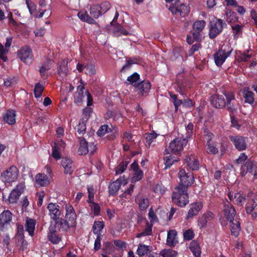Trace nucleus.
Instances as JSON below:
<instances>
[{
	"label": "nucleus",
	"instance_id": "nucleus-31",
	"mask_svg": "<svg viewBox=\"0 0 257 257\" xmlns=\"http://www.w3.org/2000/svg\"><path fill=\"white\" fill-rule=\"evenodd\" d=\"M244 101L250 104H252L254 102V94L250 91L248 87H245L242 91Z\"/></svg>",
	"mask_w": 257,
	"mask_h": 257
},
{
	"label": "nucleus",
	"instance_id": "nucleus-58",
	"mask_svg": "<svg viewBox=\"0 0 257 257\" xmlns=\"http://www.w3.org/2000/svg\"><path fill=\"white\" fill-rule=\"evenodd\" d=\"M193 128V124L192 123H189L186 127V136L185 139H186L188 141L189 139H191L192 136V130Z\"/></svg>",
	"mask_w": 257,
	"mask_h": 257
},
{
	"label": "nucleus",
	"instance_id": "nucleus-4",
	"mask_svg": "<svg viewBox=\"0 0 257 257\" xmlns=\"http://www.w3.org/2000/svg\"><path fill=\"white\" fill-rule=\"evenodd\" d=\"M19 175V171L15 166H12L1 174L2 180L5 183H11L15 182Z\"/></svg>",
	"mask_w": 257,
	"mask_h": 257
},
{
	"label": "nucleus",
	"instance_id": "nucleus-7",
	"mask_svg": "<svg viewBox=\"0 0 257 257\" xmlns=\"http://www.w3.org/2000/svg\"><path fill=\"white\" fill-rule=\"evenodd\" d=\"M225 23L220 19L212 20L210 23L209 35L210 38L213 39L219 34L223 30Z\"/></svg>",
	"mask_w": 257,
	"mask_h": 257
},
{
	"label": "nucleus",
	"instance_id": "nucleus-19",
	"mask_svg": "<svg viewBox=\"0 0 257 257\" xmlns=\"http://www.w3.org/2000/svg\"><path fill=\"white\" fill-rule=\"evenodd\" d=\"M61 165L64 169L65 174L71 175L75 169L72 161L68 158H64L61 161Z\"/></svg>",
	"mask_w": 257,
	"mask_h": 257
},
{
	"label": "nucleus",
	"instance_id": "nucleus-38",
	"mask_svg": "<svg viewBox=\"0 0 257 257\" xmlns=\"http://www.w3.org/2000/svg\"><path fill=\"white\" fill-rule=\"evenodd\" d=\"M104 223L102 221H95L93 226V232L97 236L101 235V231L104 227Z\"/></svg>",
	"mask_w": 257,
	"mask_h": 257
},
{
	"label": "nucleus",
	"instance_id": "nucleus-10",
	"mask_svg": "<svg viewBox=\"0 0 257 257\" xmlns=\"http://www.w3.org/2000/svg\"><path fill=\"white\" fill-rule=\"evenodd\" d=\"M206 25L204 20H198L193 24L192 35L196 41H199L202 38V32Z\"/></svg>",
	"mask_w": 257,
	"mask_h": 257
},
{
	"label": "nucleus",
	"instance_id": "nucleus-59",
	"mask_svg": "<svg viewBox=\"0 0 257 257\" xmlns=\"http://www.w3.org/2000/svg\"><path fill=\"white\" fill-rule=\"evenodd\" d=\"M110 128L108 127L107 125H103L100 127L97 132V134L98 136H103L108 132Z\"/></svg>",
	"mask_w": 257,
	"mask_h": 257
},
{
	"label": "nucleus",
	"instance_id": "nucleus-61",
	"mask_svg": "<svg viewBox=\"0 0 257 257\" xmlns=\"http://www.w3.org/2000/svg\"><path fill=\"white\" fill-rule=\"evenodd\" d=\"M166 189L162 184H157L154 187V192L162 195L166 192Z\"/></svg>",
	"mask_w": 257,
	"mask_h": 257
},
{
	"label": "nucleus",
	"instance_id": "nucleus-13",
	"mask_svg": "<svg viewBox=\"0 0 257 257\" xmlns=\"http://www.w3.org/2000/svg\"><path fill=\"white\" fill-rule=\"evenodd\" d=\"M47 209L51 219L56 221L60 218L61 212L58 205L56 203H50L47 206Z\"/></svg>",
	"mask_w": 257,
	"mask_h": 257
},
{
	"label": "nucleus",
	"instance_id": "nucleus-21",
	"mask_svg": "<svg viewBox=\"0 0 257 257\" xmlns=\"http://www.w3.org/2000/svg\"><path fill=\"white\" fill-rule=\"evenodd\" d=\"M12 218V214L9 210L4 211L0 215V229L3 230L5 224L9 223Z\"/></svg>",
	"mask_w": 257,
	"mask_h": 257
},
{
	"label": "nucleus",
	"instance_id": "nucleus-48",
	"mask_svg": "<svg viewBox=\"0 0 257 257\" xmlns=\"http://www.w3.org/2000/svg\"><path fill=\"white\" fill-rule=\"evenodd\" d=\"M90 14L94 18H98L101 14L98 5H93L90 7Z\"/></svg>",
	"mask_w": 257,
	"mask_h": 257
},
{
	"label": "nucleus",
	"instance_id": "nucleus-26",
	"mask_svg": "<svg viewBox=\"0 0 257 257\" xmlns=\"http://www.w3.org/2000/svg\"><path fill=\"white\" fill-rule=\"evenodd\" d=\"M256 206L257 195L251 193L250 198L248 200L245 208L247 213L249 214L251 213Z\"/></svg>",
	"mask_w": 257,
	"mask_h": 257
},
{
	"label": "nucleus",
	"instance_id": "nucleus-51",
	"mask_svg": "<svg viewBox=\"0 0 257 257\" xmlns=\"http://www.w3.org/2000/svg\"><path fill=\"white\" fill-rule=\"evenodd\" d=\"M144 176L143 172L140 169L134 171V174L132 178V182H136L141 180Z\"/></svg>",
	"mask_w": 257,
	"mask_h": 257
},
{
	"label": "nucleus",
	"instance_id": "nucleus-56",
	"mask_svg": "<svg viewBox=\"0 0 257 257\" xmlns=\"http://www.w3.org/2000/svg\"><path fill=\"white\" fill-rule=\"evenodd\" d=\"M98 6H99V9L101 15L105 13L110 8V5L108 2H104L102 3L101 5Z\"/></svg>",
	"mask_w": 257,
	"mask_h": 257
},
{
	"label": "nucleus",
	"instance_id": "nucleus-46",
	"mask_svg": "<svg viewBox=\"0 0 257 257\" xmlns=\"http://www.w3.org/2000/svg\"><path fill=\"white\" fill-rule=\"evenodd\" d=\"M226 21L230 23H234L237 20L236 14L231 11H227L226 12Z\"/></svg>",
	"mask_w": 257,
	"mask_h": 257
},
{
	"label": "nucleus",
	"instance_id": "nucleus-28",
	"mask_svg": "<svg viewBox=\"0 0 257 257\" xmlns=\"http://www.w3.org/2000/svg\"><path fill=\"white\" fill-rule=\"evenodd\" d=\"M230 222V229L231 233L232 235L237 237L240 231L241 228L240 225V222L237 219H232Z\"/></svg>",
	"mask_w": 257,
	"mask_h": 257
},
{
	"label": "nucleus",
	"instance_id": "nucleus-37",
	"mask_svg": "<svg viewBox=\"0 0 257 257\" xmlns=\"http://www.w3.org/2000/svg\"><path fill=\"white\" fill-rule=\"evenodd\" d=\"M207 152L209 154H215L218 153V149L217 147V144L214 142L209 141L206 144Z\"/></svg>",
	"mask_w": 257,
	"mask_h": 257
},
{
	"label": "nucleus",
	"instance_id": "nucleus-14",
	"mask_svg": "<svg viewBox=\"0 0 257 257\" xmlns=\"http://www.w3.org/2000/svg\"><path fill=\"white\" fill-rule=\"evenodd\" d=\"M223 212L228 221H231L236 215V211L233 206L227 201L224 202Z\"/></svg>",
	"mask_w": 257,
	"mask_h": 257
},
{
	"label": "nucleus",
	"instance_id": "nucleus-29",
	"mask_svg": "<svg viewBox=\"0 0 257 257\" xmlns=\"http://www.w3.org/2000/svg\"><path fill=\"white\" fill-rule=\"evenodd\" d=\"M136 201L142 210L146 209L149 205L148 198L142 195H138L136 198Z\"/></svg>",
	"mask_w": 257,
	"mask_h": 257
},
{
	"label": "nucleus",
	"instance_id": "nucleus-39",
	"mask_svg": "<svg viewBox=\"0 0 257 257\" xmlns=\"http://www.w3.org/2000/svg\"><path fill=\"white\" fill-rule=\"evenodd\" d=\"M140 79V75L136 72L134 73L132 75L127 77L126 83L133 85L136 87L138 83L137 82Z\"/></svg>",
	"mask_w": 257,
	"mask_h": 257
},
{
	"label": "nucleus",
	"instance_id": "nucleus-60",
	"mask_svg": "<svg viewBox=\"0 0 257 257\" xmlns=\"http://www.w3.org/2000/svg\"><path fill=\"white\" fill-rule=\"evenodd\" d=\"M26 3L30 13L32 15L36 11V6L35 4L31 0H26Z\"/></svg>",
	"mask_w": 257,
	"mask_h": 257
},
{
	"label": "nucleus",
	"instance_id": "nucleus-52",
	"mask_svg": "<svg viewBox=\"0 0 257 257\" xmlns=\"http://www.w3.org/2000/svg\"><path fill=\"white\" fill-rule=\"evenodd\" d=\"M85 120L82 119L81 121L79 123L77 126V132L79 135H83L85 133L86 126V122Z\"/></svg>",
	"mask_w": 257,
	"mask_h": 257
},
{
	"label": "nucleus",
	"instance_id": "nucleus-11",
	"mask_svg": "<svg viewBox=\"0 0 257 257\" xmlns=\"http://www.w3.org/2000/svg\"><path fill=\"white\" fill-rule=\"evenodd\" d=\"M229 139L235 148L239 151H242L246 149V142L244 137L240 136H232L229 137Z\"/></svg>",
	"mask_w": 257,
	"mask_h": 257
},
{
	"label": "nucleus",
	"instance_id": "nucleus-44",
	"mask_svg": "<svg viewBox=\"0 0 257 257\" xmlns=\"http://www.w3.org/2000/svg\"><path fill=\"white\" fill-rule=\"evenodd\" d=\"M149 251V246L145 244H139L137 250V253L140 256H143Z\"/></svg>",
	"mask_w": 257,
	"mask_h": 257
},
{
	"label": "nucleus",
	"instance_id": "nucleus-1",
	"mask_svg": "<svg viewBox=\"0 0 257 257\" xmlns=\"http://www.w3.org/2000/svg\"><path fill=\"white\" fill-rule=\"evenodd\" d=\"M180 183L177 187L178 189L183 192V196L185 198L184 202H181V204L184 205L187 202V196L185 193V189L187 190L188 187L193 183L194 177L191 172L186 173L184 169H181L179 172Z\"/></svg>",
	"mask_w": 257,
	"mask_h": 257
},
{
	"label": "nucleus",
	"instance_id": "nucleus-36",
	"mask_svg": "<svg viewBox=\"0 0 257 257\" xmlns=\"http://www.w3.org/2000/svg\"><path fill=\"white\" fill-rule=\"evenodd\" d=\"M113 34L115 36L118 37L121 35H127L130 34V33L122 26L117 25L114 28Z\"/></svg>",
	"mask_w": 257,
	"mask_h": 257
},
{
	"label": "nucleus",
	"instance_id": "nucleus-63",
	"mask_svg": "<svg viewBox=\"0 0 257 257\" xmlns=\"http://www.w3.org/2000/svg\"><path fill=\"white\" fill-rule=\"evenodd\" d=\"M57 146L56 147L53 146L52 148V156L56 160H59L61 158L60 152L61 151L57 149Z\"/></svg>",
	"mask_w": 257,
	"mask_h": 257
},
{
	"label": "nucleus",
	"instance_id": "nucleus-9",
	"mask_svg": "<svg viewBox=\"0 0 257 257\" xmlns=\"http://www.w3.org/2000/svg\"><path fill=\"white\" fill-rule=\"evenodd\" d=\"M18 55L22 61L26 64L32 63L34 56L31 49L28 46H25L18 52Z\"/></svg>",
	"mask_w": 257,
	"mask_h": 257
},
{
	"label": "nucleus",
	"instance_id": "nucleus-43",
	"mask_svg": "<svg viewBox=\"0 0 257 257\" xmlns=\"http://www.w3.org/2000/svg\"><path fill=\"white\" fill-rule=\"evenodd\" d=\"M160 254L163 257H176L178 252L171 249H164L160 252Z\"/></svg>",
	"mask_w": 257,
	"mask_h": 257
},
{
	"label": "nucleus",
	"instance_id": "nucleus-57",
	"mask_svg": "<svg viewBox=\"0 0 257 257\" xmlns=\"http://www.w3.org/2000/svg\"><path fill=\"white\" fill-rule=\"evenodd\" d=\"M127 164L128 163L126 161L120 163L116 168V174H120L122 173L126 169Z\"/></svg>",
	"mask_w": 257,
	"mask_h": 257
},
{
	"label": "nucleus",
	"instance_id": "nucleus-54",
	"mask_svg": "<svg viewBox=\"0 0 257 257\" xmlns=\"http://www.w3.org/2000/svg\"><path fill=\"white\" fill-rule=\"evenodd\" d=\"M165 168L167 169L170 168L172 164L175 162L178 161V160L174 159L171 155L166 156L164 158Z\"/></svg>",
	"mask_w": 257,
	"mask_h": 257
},
{
	"label": "nucleus",
	"instance_id": "nucleus-6",
	"mask_svg": "<svg viewBox=\"0 0 257 257\" xmlns=\"http://www.w3.org/2000/svg\"><path fill=\"white\" fill-rule=\"evenodd\" d=\"M240 173L242 176H244L247 173H250L253 176L254 179L257 178V162L252 160H248L240 168Z\"/></svg>",
	"mask_w": 257,
	"mask_h": 257
},
{
	"label": "nucleus",
	"instance_id": "nucleus-18",
	"mask_svg": "<svg viewBox=\"0 0 257 257\" xmlns=\"http://www.w3.org/2000/svg\"><path fill=\"white\" fill-rule=\"evenodd\" d=\"M126 181L123 178H119L115 181L113 182L109 186V193L110 195H115L119 190L121 185H124L126 184Z\"/></svg>",
	"mask_w": 257,
	"mask_h": 257
},
{
	"label": "nucleus",
	"instance_id": "nucleus-30",
	"mask_svg": "<svg viewBox=\"0 0 257 257\" xmlns=\"http://www.w3.org/2000/svg\"><path fill=\"white\" fill-rule=\"evenodd\" d=\"M16 111L14 110H8L3 116L4 120L9 124H13L16 122Z\"/></svg>",
	"mask_w": 257,
	"mask_h": 257
},
{
	"label": "nucleus",
	"instance_id": "nucleus-40",
	"mask_svg": "<svg viewBox=\"0 0 257 257\" xmlns=\"http://www.w3.org/2000/svg\"><path fill=\"white\" fill-rule=\"evenodd\" d=\"M50 232L48 237L49 240L54 244H57L61 240V238L58 236L55 231H53L51 228H49Z\"/></svg>",
	"mask_w": 257,
	"mask_h": 257
},
{
	"label": "nucleus",
	"instance_id": "nucleus-27",
	"mask_svg": "<svg viewBox=\"0 0 257 257\" xmlns=\"http://www.w3.org/2000/svg\"><path fill=\"white\" fill-rule=\"evenodd\" d=\"M36 183L38 186H46L49 183L48 176L43 173H39L35 177Z\"/></svg>",
	"mask_w": 257,
	"mask_h": 257
},
{
	"label": "nucleus",
	"instance_id": "nucleus-50",
	"mask_svg": "<svg viewBox=\"0 0 257 257\" xmlns=\"http://www.w3.org/2000/svg\"><path fill=\"white\" fill-rule=\"evenodd\" d=\"M17 244L20 246V249L22 250H25L27 248L28 243L26 240L24 239L23 236H20L17 237Z\"/></svg>",
	"mask_w": 257,
	"mask_h": 257
},
{
	"label": "nucleus",
	"instance_id": "nucleus-49",
	"mask_svg": "<svg viewBox=\"0 0 257 257\" xmlns=\"http://www.w3.org/2000/svg\"><path fill=\"white\" fill-rule=\"evenodd\" d=\"M44 89V87L43 85L40 83H37L35 85L34 88V94L36 98H41L42 92Z\"/></svg>",
	"mask_w": 257,
	"mask_h": 257
},
{
	"label": "nucleus",
	"instance_id": "nucleus-41",
	"mask_svg": "<svg viewBox=\"0 0 257 257\" xmlns=\"http://www.w3.org/2000/svg\"><path fill=\"white\" fill-rule=\"evenodd\" d=\"M152 224H150L148 222H147L146 228L143 231L138 233L136 237L137 238H140L142 236L151 235L152 231Z\"/></svg>",
	"mask_w": 257,
	"mask_h": 257
},
{
	"label": "nucleus",
	"instance_id": "nucleus-35",
	"mask_svg": "<svg viewBox=\"0 0 257 257\" xmlns=\"http://www.w3.org/2000/svg\"><path fill=\"white\" fill-rule=\"evenodd\" d=\"M68 72V68L67 67V62L62 61L59 64L58 69V73L60 76H65Z\"/></svg>",
	"mask_w": 257,
	"mask_h": 257
},
{
	"label": "nucleus",
	"instance_id": "nucleus-42",
	"mask_svg": "<svg viewBox=\"0 0 257 257\" xmlns=\"http://www.w3.org/2000/svg\"><path fill=\"white\" fill-rule=\"evenodd\" d=\"M80 146L78 151L79 154L81 155L86 154L88 152V148L86 141L81 139L80 141Z\"/></svg>",
	"mask_w": 257,
	"mask_h": 257
},
{
	"label": "nucleus",
	"instance_id": "nucleus-47",
	"mask_svg": "<svg viewBox=\"0 0 257 257\" xmlns=\"http://www.w3.org/2000/svg\"><path fill=\"white\" fill-rule=\"evenodd\" d=\"M247 156L244 153H242L240 154L239 157L234 161V163L236 165H243L247 161H248Z\"/></svg>",
	"mask_w": 257,
	"mask_h": 257
},
{
	"label": "nucleus",
	"instance_id": "nucleus-20",
	"mask_svg": "<svg viewBox=\"0 0 257 257\" xmlns=\"http://www.w3.org/2000/svg\"><path fill=\"white\" fill-rule=\"evenodd\" d=\"M211 102L216 108H222L226 105V101L223 95L215 94L212 96Z\"/></svg>",
	"mask_w": 257,
	"mask_h": 257
},
{
	"label": "nucleus",
	"instance_id": "nucleus-12",
	"mask_svg": "<svg viewBox=\"0 0 257 257\" xmlns=\"http://www.w3.org/2000/svg\"><path fill=\"white\" fill-rule=\"evenodd\" d=\"M185 193L186 194L187 197V202H185V204L184 205H182L181 204V202H184L185 200V197L183 196V192L180 191L178 189V187L175 188V191L173 192L172 196V201L174 203H176L177 205L180 207L185 206L189 202L188 200V195L187 193V190L185 189Z\"/></svg>",
	"mask_w": 257,
	"mask_h": 257
},
{
	"label": "nucleus",
	"instance_id": "nucleus-2",
	"mask_svg": "<svg viewBox=\"0 0 257 257\" xmlns=\"http://www.w3.org/2000/svg\"><path fill=\"white\" fill-rule=\"evenodd\" d=\"M65 219L61 222L62 228L65 230H67L69 227H73L76 225L77 215L75 210L70 204H66L65 206Z\"/></svg>",
	"mask_w": 257,
	"mask_h": 257
},
{
	"label": "nucleus",
	"instance_id": "nucleus-15",
	"mask_svg": "<svg viewBox=\"0 0 257 257\" xmlns=\"http://www.w3.org/2000/svg\"><path fill=\"white\" fill-rule=\"evenodd\" d=\"M24 188V185L23 184H20L18 185L14 189H13L9 197V201L10 203H14L17 202L19 197L22 194Z\"/></svg>",
	"mask_w": 257,
	"mask_h": 257
},
{
	"label": "nucleus",
	"instance_id": "nucleus-22",
	"mask_svg": "<svg viewBox=\"0 0 257 257\" xmlns=\"http://www.w3.org/2000/svg\"><path fill=\"white\" fill-rule=\"evenodd\" d=\"M228 196L230 200L238 205L242 206L245 202V198L243 194L240 192L237 193L230 192Z\"/></svg>",
	"mask_w": 257,
	"mask_h": 257
},
{
	"label": "nucleus",
	"instance_id": "nucleus-64",
	"mask_svg": "<svg viewBox=\"0 0 257 257\" xmlns=\"http://www.w3.org/2000/svg\"><path fill=\"white\" fill-rule=\"evenodd\" d=\"M17 83V80L15 77H9L7 78L4 82L5 86L7 87H10Z\"/></svg>",
	"mask_w": 257,
	"mask_h": 257
},
{
	"label": "nucleus",
	"instance_id": "nucleus-53",
	"mask_svg": "<svg viewBox=\"0 0 257 257\" xmlns=\"http://www.w3.org/2000/svg\"><path fill=\"white\" fill-rule=\"evenodd\" d=\"M158 135L153 132L152 133L148 134L146 136V142L149 147L153 141L157 137Z\"/></svg>",
	"mask_w": 257,
	"mask_h": 257
},
{
	"label": "nucleus",
	"instance_id": "nucleus-33",
	"mask_svg": "<svg viewBox=\"0 0 257 257\" xmlns=\"http://www.w3.org/2000/svg\"><path fill=\"white\" fill-rule=\"evenodd\" d=\"M36 221L34 219L27 218L25 224L26 231L29 232L31 236L34 235V232L35 228Z\"/></svg>",
	"mask_w": 257,
	"mask_h": 257
},
{
	"label": "nucleus",
	"instance_id": "nucleus-34",
	"mask_svg": "<svg viewBox=\"0 0 257 257\" xmlns=\"http://www.w3.org/2000/svg\"><path fill=\"white\" fill-rule=\"evenodd\" d=\"M189 248L195 257H201V249L197 241H191Z\"/></svg>",
	"mask_w": 257,
	"mask_h": 257
},
{
	"label": "nucleus",
	"instance_id": "nucleus-23",
	"mask_svg": "<svg viewBox=\"0 0 257 257\" xmlns=\"http://www.w3.org/2000/svg\"><path fill=\"white\" fill-rule=\"evenodd\" d=\"M187 166L193 170H196L199 169V163L198 160L194 155L187 156L185 160Z\"/></svg>",
	"mask_w": 257,
	"mask_h": 257
},
{
	"label": "nucleus",
	"instance_id": "nucleus-25",
	"mask_svg": "<svg viewBox=\"0 0 257 257\" xmlns=\"http://www.w3.org/2000/svg\"><path fill=\"white\" fill-rule=\"evenodd\" d=\"M81 84L78 86L77 92L74 95V102L76 103H81L84 97L83 90H84V84L81 79L80 80Z\"/></svg>",
	"mask_w": 257,
	"mask_h": 257
},
{
	"label": "nucleus",
	"instance_id": "nucleus-5",
	"mask_svg": "<svg viewBox=\"0 0 257 257\" xmlns=\"http://www.w3.org/2000/svg\"><path fill=\"white\" fill-rule=\"evenodd\" d=\"M172 14L181 16L183 17L186 16L190 12V8L187 5L181 4L179 0L175 4H172L169 8Z\"/></svg>",
	"mask_w": 257,
	"mask_h": 257
},
{
	"label": "nucleus",
	"instance_id": "nucleus-45",
	"mask_svg": "<svg viewBox=\"0 0 257 257\" xmlns=\"http://www.w3.org/2000/svg\"><path fill=\"white\" fill-rule=\"evenodd\" d=\"M9 48L4 46L2 44L0 43V59L4 62H6L8 60L7 54H8Z\"/></svg>",
	"mask_w": 257,
	"mask_h": 257
},
{
	"label": "nucleus",
	"instance_id": "nucleus-17",
	"mask_svg": "<svg viewBox=\"0 0 257 257\" xmlns=\"http://www.w3.org/2000/svg\"><path fill=\"white\" fill-rule=\"evenodd\" d=\"M151 88V84L149 81H142L137 84L135 87V90L139 94L142 95L149 93Z\"/></svg>",
	"mask_w": 257,
	"mask_h": 257
},
{
	"label": "nucleus",
	"instance_id": "nucleus-16",
	"mask_svg": "<svg viewBox=\"0 0 257 257\" xmlns=\"http://www.w3.org/2000/svg\"><path fill=\"white\" fill-rule=\"evenodd\" d=\"M39 5L40 7L39 12L36 17L41 18L46 14V16L49 17L51 15V8L50 6L47 5L45 0H40Z\"/></svg>",
	"mask_w": 257,
	"mask_h": 257
},
{
	"label": "nucleus",
	"instance_id": "nucleus-24",
	"mask_svg": "<svg viewBox=\"0 0 257 257\" xmlns=\"http://www.w3.org/2000/svg\"><path fill=\"white\" fill-rule=\"evenodd\" d=\"M202 206L203 205L201 202H196L192 204L191 208L188 212L187 218L189 219L195 215H197L202 209Z\"/></svg>",
	"mask_w": 257,
	"mask_h": 257
},
{
	"label": "nucleus",
	"instance_id": "nucleus-55",
	"mask_svg": "<svg viewBox=\"0 0 257 257\" xmlns=\"http://www.w3.org/2000/svg\"><path fill=\"white\" fill-rule=\"evenodd\" d=\"M90 203V207L93 212V214L94 215L97 216L99 214L100 212V206L99 205L93 201L89 202Z\"/></svg>",
	"mask_w": 257,
	"mask_h": 257
},
{
	"label": "nucleus",
	"instance_id": "nucleus-8",
	"mask_svg": "<svg viewBox=\"0 0 257 257\" xmlns=\"http://www.w3.org/2000/svg\"><path fill=\"white\" fill-rule=\"evenodd\" d=\"M232 49L228 48L227 49L221 48L217 52L215 53L213 57L215 64L218 66H221L231 53Z\"/></svg>",
	"mask_w": 257,
	"mask_h": 257
},
{
	"label": "nucleus",
	"instance_id": "nucleus-32",
	"mask_svg": "<svg viewBox=\"0 0 257 257\" xmlns=\"http://www.w3.org/2000/svg\"><path fill=\"white\" fill-rule=\"evenodd\" d=\"M177 232L175 230H170L168 232L167 244L168 245L174 246L177 242L176 240Z\"/></svg>",
	"mask_w": 257,
	"mask_h": 257
},
{
	"label": "nucleus",
	"instance_id": "nucleus-62",
	"mask_svg": "<svg viewBox=\"0 0 257 257\" xmlns=\"http://www.w3.org/2000/svg\"><path fill=\"white\" fill-rule=\"evenodd\" d=\"M183 235L185 239L190 240L194 237V234L193 231L189 229L184 232Z\"/></svg>",
	"mask_w": 257,
	"mask_h": 257
},
{
	"label": "nucleus",
	"instance_id": "nucleus-3",
	"mask_svg": "<svg viewBox=\"0 0 257 257\" xmlns=\"http://www.w3.org/2000/svg\"><path fill=\"white\" fill-rule=\"evenodd\" d=\"M188 140L182 137H177L172 141L165 150V154L178 155L186 146Z\"/></svg>",
	"mask_w": 257,
	"mask_h": 257
}]
</instances>
